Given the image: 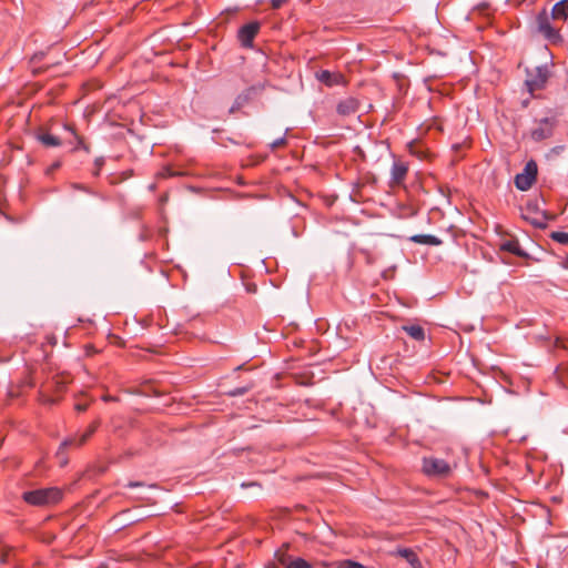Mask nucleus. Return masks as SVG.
I'll return each instance as SVG.
<instances>
[{
  "label": "nucleus",
  "mask_w": 568,
  "mask_h": 568,
  "mask_svg": "<svg viewBox=\"0 0 568 568\" xmlns=\"http://www.w3.org/2000/svg\"><path fill=\"white\" fill-rule=\"evenodd\" d=\"M558 125V119L555 114H550L540 119H535L529 136L535 142H541L550 139Z\"/></svg>",
  "instance_id": "1"
},
{
  "label": "nucleus",
  "mask_w": 568,
  "mask_h": 568,
  "mask_svg": "<svg viewBox=\"0 0 568 568\" xmlns=\"http://www.w3.org/2000/svg\"><path fill=\"white\" fill-rule=\"evenodd\" d=\"M62 497L61 490L54 487L41 488L23 493V500L33 506H47L58 503Z\"/></svg>",
  "instance_id": "2"
},
{
  "label": "nucleus",
  "mask_w": 568,
  "mask_h": 568,
  "mask_svg": "<svg viewBox=\"0 0 568 568\" xmlns=\"http://www.w3.org/2000/svg\"><path fill=\"white\" fill-rule=\"evenodd\" d=\"M423 471L427 476L445 478L452 473V467L442 458L424 457Z\"/></svg>",
  "instance_id": "3"
},
{
  "label": "nucleus",
  "mask_w": 568,
  "mask_h": 568,
  "mask_svg": "<svg viewBox=\"0 0 568 568\" xmlns=\"http://www.w3.org/2000/svg\"><path fill=\"white\" fill-rule=\"evenodd\" d=\"M290 544H284L275 552L276 560L285 568H311V565L302 558H293L288 554Z\"/></svg>",
  "instance_id": "4"
},
{
  "label": "nucleus",
  "mask_w": 568,
  "mask_h": 568,
  "mask_svg": "<svg viewBox=\"0 0 568 568\" xmlns=\"http://www.w3.org/2000/svg\"><path fill=\"white\" fill-rule=\"evenodd\" d=\"M538 31L548 40L556 42L560 39L557 29L552 28L548 14L544 11L537 17Z\"/></svg>",
  "instance_id": "5"
},
{
  "label": "nucleus",
  "mask_w": 568,
  "mask_h": 568,
  "mask_svg": "<svg viewBox=\"0 0 568 568\" xmlns=\"http://www.w3.org/2000/svg\"><path fill=\"white\" fill-rule=\"evenodd\" d=\"M260 30V23L254 21L244 24L237 33V38L241 42V44L245 48H251L253 45V40L258 33Z\"/></svg>",
  "instance_id": "6"
},
{
  "label": "nucleus",
  "mask_w": 568,
  "mask_h": 568,
  "mask_svg": "<svg viewBox=\"0 0 568 568\" xmlns=\"http://www.w3.org/2000/svg\"><path fill=\"white\" fill-rule=\"evenodd\" d=\"M99 424H100L99 420L92 423L89 426V428L87 429V432L84 434H82L80 437H69V438L64 439L60 445L58 455H60L64 448L83 445L94 434Z\"/></svg>",
  "instance_id": "7"
},
{
  "label": "nucleus",
  "mask_w": 568,
  "mask_h": 568,
  "mask_svg": "<svg viewBox=\"0 0 568 568\" xmlns=\"http://www.w3.org/2000/svg\"><path fill=\"white\" fill-rule=\"evenodd\" d=\"M547 80H548L547 68L537 67L535 70V73H531L529 75V79H527L526 83L528 85L529 91L534 92L535 90H539V89L544 88Z\"/></svg>",
  "instance_id": "8"
},
{
  "label": "nucleus",
  "mask_w": 568,
  "mask_h": 568,
  "mask_svg": "<svg viewBox=\"0 0 568 568\" xmlns=\"http://www.w3.org/2000/svg\"><path fill=\"white\" fill-rule=\"evenodd\" d=\"M359 102L353 97L345 98L337 103L336 111L342 116H349L358 111Z\"/></svg>",
  "instance_id": "9"
},
{
  "label": "nucleus",
  "mask_w": 568,
  "mask_h": 568,
  "mask_svg": "<svg viewBox=\"0 0 568 568\" xmlns=\"http://www.w3.org/2000/svg\"><path fill=\"white\" fill-rule=\"evenodd\" d=\"M408 166L400 161L394 162L390 171V185H402L406 179Z\"/></svg>",
  "instance_id": "10"
},
{
  "label": "nucleus",
  "mask_w": 568,
  "mask_h": 568,
  "mask_svg": "<svg viewBox=\"0 0 568 568\" xmlns=\"http://www.w3.org/2000/svg\"><path fill=\"white\" fill-rule=\"evenodd\" d=\"M260 88L253 85L244 90L242 93H240L235 100L233 105L230 109V113H234L237 110H240L242 106H244L257 93Z\"/></svg>",
  "instance_id": "11"
},
{
  "label": "nucleus",
  "mask_w": 568,
  "mask_h": 568,
  "mask_svg": "<svg viewBox=\"0 0 568 568\" xmlns=\"http://www.w3.org/2000/svg\"><path fill=\"white\" fill-rule=\"evenodd\" d=\"M36 138L37 140L44 146L47 148H55V146H59L61 145V140L49 133L48 131L43 130V129H40L37 133H36Z\"/></svg>",
  "instance_id": "12"
},
{
  "label": "nucleus",
  "mask_w": 568,
  "mask_h": 568,
  "mask_svg": "<svg viewBox=\"0 0 568 568\" xmlns=\"http://www.w3.org/2000/svg\"><path fill=\"white\" fill-rule=\"evenodd\" d=\"M397 555L406 559L410 568H423V565L414 550L408 548H399L397 550Z\"/></svg>",
  "instance_id": "13"
},
{
  "label": "nucleus",
  "mask_w": 568,
  "mask_h": 568,
  "mask_svg": "<svg viewBox=\"0 0 568 568\" xmlns=\"http://www.w3.org/2000/svg\"><path fill=\"white\" fill-rule=\"evenodd\" d=\"M317 80L328 87H332L342 81V75L338 73H332L327 70H322L317 73Z\"/></svg>",
  "instance_id": "14"
},
{
  "label": "nucleus",
  "mask_w": 568,
  "mask_h": 568,
  "mask_svg": "<svg viewBox=\"0 0 568 568\" xmlns=\"http://www.w3.org/2000/svg\"><path fill=\"white\" fill-rule=\"evenodd\" d=\"M500 250L515 254L519 257H525L527 254L521 250L517 240H506L500 244Z\"/></svg>",
  "instance_id": "15"
},
{
  "label": "nucleus",
  "mask_w": 568,
  "mask_h": 568,
  "mask_svg": "<svg viewBox=\"0 0 568 568\" xmlns=\"http://www.w3.org/2000/svg\"><path fill=\"white\" fill-rule=\"evenodd\" d=\"M409 240L417 244L433 245V246H438L443 243V241L440 239H438L434 235H424V234L413 235Z\"/></svg>",
  "instance_id": "16"
},
{
  "label": "nucleus",
  "mask_w": 568,
  "mask_h": 568,
  "mask_svg": "<svg viewBox=\"0 0 568 568\" xmlns=\"http://www.w3.org/2000/svg\"><path fill=\"white\" fill-rule=\"evenodd\" d=\"M551 16L557 20H566L568 17V0L557 2L551 10Z\"/></svg>",
  "instance_id": "17"
},
{
  "label": "nucleus",
  "mask_w": 568,
  "mask_h": 568,
  "mask_svg": "<svg viewBox=\"0 0 568 568\" xmlns=\"http://www.w3.org/2000/svg\"><path fill=\"white\" fill-rule=\"evenodd\" d=\"M403 329L414 339L423 341L425 338V331L419 325H405Z\"/></svg>",
  "instance_id": "18"
},
{
  "label": "nucleus",
  "mask_w": 568,
  "mask_h": 568,
  "mask_svg": "<svg viewBox=\"0 0 568 568\" xmlns=\"http://www.w3.org/2000/svg\"><path fill=\"white\" fill-rule=\"evenodd\" d=\"M534 182L535 181H532L527 175H524L521 173L517 174L515 178L516 187L519 189L520 191H527L528 189L531 187Z\"/></svg>",
  "instance_id": "19"
},
{
  "label": "nucleus",
  "mask_w": 568,
  "mask_h": 568,
  "mask_svg": "<svg viewBox=\"0 0 568 568\" xmlns=\"http://www.w3.org/2000/svg\"><path fill=\"white\" fill-rule=\"evenodd\" d=\"M537 164L536 162L534 161H529L525 169H524V172L521 174L524 175H527L529 179H531L532 181L536 180V176H537Z\"/></svg>",
  "instance_id": "20"
},
{
  "label": "nucleus",
  "mask_w": 568,
  "mask_h": 568,
  "mask_svg": "<svg viewBox=\"0 0 568 568\" xmlns=\"http://www.w3.org/2000/svg\"><path fill=\"white\" fill-rule=\"evenodd\" d=\"M551 239L560 244L568 245V233L566 232H555Z\"/></svg>",
  "instance_id": "21"
},
{
  "label": "nucleus",
  "mask_w": 568,
  "mask_h": 568,
  "mask_svg": "<svg viewBox=\"0 0 568 568\" xmlns=\"http://www.w3.org/2000/svg\"><path fill=\"white\" fill-rule=\"evenodd\" d=\"M338 568H366V567L357 561L344 560L339 564Z\"/></svg>",
  "instance_id": "22"
},
{
  "label": "nucleus",
  "mask_w": 568,
  "mask_h": 568,
  "mask_svg": "<svg viewBox=\"0 0 568 568\" xmlns=\"http://www.w3.org/2000/svg\"><path fill=\"white\" fill-rule=\"evenodd\" d=\"M250 388H251L250 386L236 387L233 390H231L230 394L232 396H241V395H244L245 393H247L250 390Z\"/></svg>",
  "instance_id": "23"
},
{
  "label": "nucleus",
  "mask_w": 568,
  "mask_h": 568,
  "mask_svg": "<svg viewBox=\"0 0 568 568\" xmlns=\"http://www.w3.org/2000/svg\"><path fill=\"white\" fill-rule=\"evenodd\" d=\"M286 144V139L284 136L276 139L271 143L272 150H276L277 148H281Z\"/></svg>",
  "instance_id": "24"
},
{
  "label": "nucleus",
  "mask_w": 568,
  "mask_h": 568,
  "mask_svg": "<svg viewBox=\"0 0 568 568\" xmlns=\"http://www.w3.org/2000/svg\"><path fill=\"white\" fill-rule=\"evenodd\" d=\"M103 163H104V160H103V159H101V158H99V159H97V160L94 161L95 170H94L93 174H94L95 176H98V175L100 174V170H101V168H102Z\"/></svg>",
  "instance_id": "25"
},
{
  "label": "nucleus",
  "mask_w": 568,
  "mask_h": 568,
  "mask_svg": "<svg viewBox=\"0 0 568 568\" xmlns=\"http://www.w3.org/2000/svg\"><path fill=\"white\" fill-rule=\"evenodd\" d=\"M286 2H287V0H271L273 9H280Z\"/></svg>",
  "instance_id": "26"
},
{
  "label": "nucleus",
  "mask_w": 568,
  "mask_h": 568,
  "mask_svg": "<svg viewBox=\"0 0 568 568\" xmlns=\"http://www.w3.org/2000/svg\"><path fill=\"white\" fill-rule=\"evenodd\" d=\"M71 186L74 190L84 191V192L90 193V194L92 193L87 186H84L82 184L73 183Z\"/></svg>",
  "instance_id": "27"
},
{
  "label": "nucleus",
  "mask_w": 568,
  "mask_h": 568,
  "mask_svg": "<svg viewBox=\"0 0 568 568\" xmlns=\"http://www.w3.org/2000/svg\"><path fill=\"white\" fill-rule=\"evenodd\" d=\"M87 408H88V404H81V403H78V404L75 405V409H77L78 412H84V410H87Z\"/></svg>",
  "instance_id": "28"
},
{
  "label": "nucleus",
  "mask_w": 568,
  "mask_h": 568,
  "mask_svg": "<svg viewBox=\"0 0 568 568\" xmlns=\"http://www.w3.org/2000/svg\"><path fill=\"white\" fill-rule=\"evenodd\" d=\"M141 485H142V484H141V483H139V481H131V483H129V485H128V486H129V487H139V486H141Z\"/></svg>",
  "instance_id": "29"
},
{
  "label": "nucleus",
  "mask_w": 568,
  "mask_h": 568,
  "mask_svg": "<svg viewBox=\"0 0 568 568\" xmlns=\"http://www.w3.org/2000/svg\"><path fill=\"white\" fill-rule=\"evenodd\" d=\"M564 148L562 146H556L551 150L552 153L558 154Z\"/></svg>",
  "instance_id": "30"
},
{
  "label": "nucleus",
  "mask_w": 568,
  "mask_h": 568,
  "mask_svg": "<svg viewBox=\"0 0 568 568\" xmlns=\"http://www.w3.org/2000/svg\"><path fill=\"white\" fill-rule=\"evenodd\" d=\"M103 399H104L105 402H108V400H115V398H114V397H111V396H104V397H103Z\"/></svg>",
  "instance_id": "31"
},
{
  "label": "nucleus",
  "mask_w": 568,
  "mask_h": 568,
  "mask_svg": "<svg viewBox=\"0 0 568 568\" xmlns=\"http://www.w3.org/2000/svg\"><path fill=\"white\" fill-rule=\"evenodd\" d=\"M251 485H254V483H251V484H245V483H243V484H242V487H247V486H251Z\"/></svg>",
  "instance_id": "32"
},
{
  "label": "nucleus",
  "mask_w": 568,
  "mask_h": 568,
  "mask_svg": "<svg viewBox=\"0 0 568 568\" xmlns=\"http://www.w3.org/2000/svg\"><path fill=\"white\" fill-rule=\"evenodd\" d=\"M266 568H277V567L274 565H271V566H267Z\"/></svg>",
  "instance_id": "33"
}]
</instances>
